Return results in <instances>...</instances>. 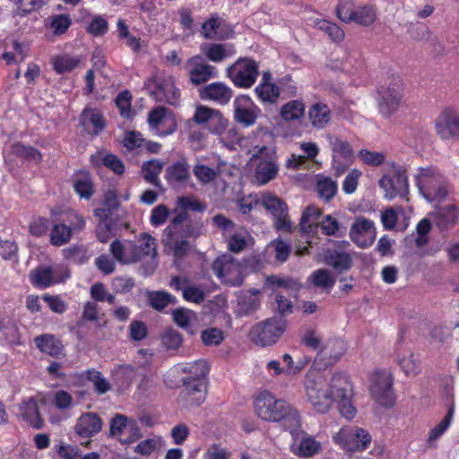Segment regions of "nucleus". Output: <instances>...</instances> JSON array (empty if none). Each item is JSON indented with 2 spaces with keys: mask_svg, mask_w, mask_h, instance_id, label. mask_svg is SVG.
Instances as JSON below:
<instances>
[{
  "mask_svg": "<svg viewBox=\"0 0 459 459\" xmlns=\"http://www.w3.org/2000/svg\"><path fill=\"white\" fill-rule=\"evenodd\" d=\"M255 411L265 421L281 422L291 437H297L301 428V417L288 402L277 399L268 391L260 392L255 399Z\"/></svg>",
  "mask_w": 459,
  "mask_h": 459,
  "instance_id": "obj_1",
  "label": "nucleus"
},
{
  "mask_svg": "<svg viewBox=\"0 0 459 459\" xmlns=\"http://www.w3.org/2000/svg\"><path fill=\"white\" fill-rule=\"evenodd\" d=\"M178 368L186 374L182 378L180 400L186 407L199 406L206 397V376L209 371L207 362L200 359L178 365Z\"/></svg>",
  "mask_w": 459,
  "mask_h": 459,
  "instance_id": "obj_2",
  "label": "nucleus"
},
{
  "mask_svg": "<svg viewBox=\"0 0 459 459\" xmlns=\"http://www.w3.org/2000/svg\"><path fill=\"white\" fill-rule=\"evenodd\" d=\"M201 234V228L192 224L189 216L182 212L173 217L170 223L164 230L163 243L173 255L181 258L191 249L189 238H196Z\"/></svg>",
  "mask_w": 459,
  "mask_h": 459,
  "instance_id": "obj_3",
  "label": "nucleus"
},
{
  "mask_svg": "<svg viewBox=\"0 0 459 459\" xmlns=\"http://www.w3.org/2000/svg\"><path fill=\"white\" fill-rule=\"evenodd\" d=\"M333 389L331 381L328 383L318 372L309 373L306 377V397L316 412L326 413L330 410L336 393Z\"/></svg>",
  "mask_w": 459,
  "mask_h": 459,
  "instance_id": "obj_4",
  "label": "nucleus"
},
{
  "mask_svg": "<svg viewBox=\"0 0 459 459\" xmlns=\"http://www.w3.org/2000/svg\"><path fill=\"white\" fill-rule=\"evenodd\" d=\"M378 185L385 192L384 197L387 200H393L397 196L406 198L409 194L406 169L395 162L388 163Z\"/></svg>",
  "mask_w": 459,
  "mask_h": 459,
  "instance_id": "obj_5",
  "label": "nucleus"
},
{
  "mask_svg": "<svg viewBox=\"0 0 459 459\" xmlns=\"http://www.w3.org/2000/svg\"><path fill=\"white\" fill-rule=\"evenodd\" d=\"M415 180L420 195L429 202L441 201L448 194L444 177L434 169H419Z\"/></svg>",
  "mask_w": 459,
  "mask_h": 459,
  "instance_id": "obj_6",
  "label": "nucleus"
},
{
  "mask_svg": "<svg viewBox=\"0 0 459 459\" xmlns=\"http://www.w3.org/2000/svg\"><path fill=\"white\" fill-rule=\"evenodd\" d=\"M286 329V322L281 317H272L255 325L248 333L249 339L262 347L274 344Z\"/></svg>",
  "mask_w": 459,
  "mask_h": 459,
  "instance_id": "obj_7",
  "label": "nucleus"
},
{
  "mask_svg": "<svg viewBox=\"0 0 459 459\" xmlns=\"http://www.w3.org/2000/svg\"><path fill=\"white\" fill-rule=\"evenodd\" d=\"M333 438L336 444L351 452L364 451L371 443V436L368 431L354 426L340 429Z\"/></svg>",
  "mask_w": 459,
  "mask_h": 459,
  "instance_id": "obj_8",
  "label": "nucleus"
},
{
  "mask_svg": "<svg viewBox=\"0 0 459 459\" xmlns=\"http://www.w3.org/2000/svg\"><path fill=\"white\" fill-rule=\"evenodd\" d=\"M331 387L336 389L334 399L339 404V411L342 417L351 420L356 414V410L351 403L352 390L350 381L343 374H334L331 378Z\"/></svg>",
  "mask_w": 459,
  "mask_h": 459,
  "instance_id": "obj_9",
  "label": "nucleus"
},
{
  "mask_svg": "<svg viewBox=\"0 0 459 459\" xmlns=\"http://www.w3.org/2000/svg\"><path fill=\"white\" fill-rule=\"evenodd\" d=\"M227 75L236 86L250 88L258 76V65L252 59L239 58L228 67Z\"/></svg>",
  "mask_w": 459,
  "mask_h": 459,
  "instance_id": "obj_10",
  "label": "nucleus"
},
{
  "mask_svg": "<svg viewBox=\"0 0 459 459\" xmlns=\"http://www.w3.org/2000/svg\"><path fill=\"white\" fill-rule=\"evenodd\" d=\"M260 204L273 217V227L278 231L291 232L292 223L289 219L288 206L279 197L264 194L260 197Z\"/></svg>",
  "mask_w": 459,
  "mask_h": 459,
  "instance_id": "obj_11",
  "label": "nucleus"
},
{
  "mask_svg": "<svg viewBox=\"0 0 459 459\" xmlns=\"http://www.w3.org/2000/svg\"><path fill=\"white\" fill-rule=\"evenodd\" d=\"M214 273L230 286H240L243 283L242 266L230 255L225 254L212 264Z\"/></svg>",
  "mask_w": 459,
  "mask_h": 459,
  "instance_id": "obj_12",
  "label": "nucleus"
},
{
  "mask_svg": "<svg viewBox=\"0 0 459 459\" xmlns=\"http://www.w3.org/2000/svg\"><path fill=\"white\" fill-rule=\"evenodd\" d=\"M403 100V87L399 82L383 85L378 91L377 107L379 113L390 117L398 111Z\"/></svg>",
  "mask_w": 459,
  "mask_h": 459,
  "instance_id": "obj_13",
  "label": "nucleus"
},
{
  "mask_svg": "<svg viewBox=\"0 0 459 459\" xmlns=\"http://www.w3.org/2000/svg\"><path fill=\"white\" fill-rule=\"evenodd\" d=\"M392 385L393 377L389 372H376L372 377V385L370 386L372 398L384 407H392L395 402Z\"/></svg>",
  "mask_w": 459,
  "mask_h": 459,
  "instance_id": "obj_14",
  "label": "nucleus"
},
{
  "mask_svg": "<svg viewBox=\"0 0 459 459\" xmlns=\"http://www.w3.org/2000/svg\"><path fill=\"white\" fill-rule=\"evenodd\" d=\"M252 159H259L255 169V179L259 184L264 185L273 180L278 174L279 166L273 154H269V149L262 146L253 153Z\"/></svg>",
  "mask_w": 459,
  "mask_h": 459,
  "instance_id": "obj_15",
  "label": "nucleus"
},
{
  "mask_svg": "<svg viewBox=\"0 0 459 459\" xmlns=\"http://www.w3.org/2000/svg\"><path fill=\"white\" fill-rule=\"evenodd\" d=\"M435 129L443 140L459 139V114L453 108H446L435 120Z\"/></svg>",
  "mask_w": 459,
  "mask_h": 459,
  "instance_id": "obj_16",
  "label": "nucleus"
},
{
  "mask_svg": "<svg viewBox=\"0 0 459 459\" xmlns=\"http://www.w3.org/2000/svg\"><path fill=\"white\" fill-rule=\"evenodd\" d=\"M67 277L68 273H65V277L61 276L60 268L57 266L39 265L30 272V281L34 287L44 290L63 281Z\"/></svg>",
  "mask_w": 459,
  "mask_h": 459,
  "instance_id": "obj_17",
  "label": "nucleus"
},
{
  "mask_svg": "<svg viewBox=\"0 0 459 459\" xmlns=\"http://www.w3.org/2000/svg\"><path fill=\"white\" fill-rule=\"evenodd\" d=\"M71 217L76 219V222L71 221V226L64 223H56L53 226L50 232V243L59 247L68 243L72 238V232L81 230L85 226V221L82 215L72 212Z\"/></svg>",
  "mask_w": 459,
  "mask_h": 459,
  "instance_id": "obj_18",
  "label": "nucleus"
},
{
  "mask_svg": "<svg viewBox=\"0 0 459 459\" xmlns=\"http://www.w3.org/2000/svg\"><path fill=\"white\" fill-rule=\"evenodd\" d=\"M152 95L157 101L166 102L172 106L178 105L180 101V91L175 86L174 79L171 76L159 77Z\"/></svg>",
  "mask_w": 459,
  "mask_h": 459,
  "instance_id": "obj_19",
  "label": "nucleus"
},
{
  "mask_svg": "<svg viewBox=\"0 0 459 459\" xmlns=\"http://www.w3.org/2000/svg\"><path fill=\"white\" fill-rule=\"evenodd\" d=\"M375 235L374 222L364 217H357L350 230L351 239L360 247L372 243Z\"/></svg>",
  "mask_w": 459,
  "mask_h": 459,
  "instance_id": "obj_20",
  "label": "nucleus"
},
{
  "mask_svg": "<svg viewBox=\"0 0 459 459\" xmlns=\"http://www.w3.org/2000/svg\"><path fill=\"white\" fill-rule=\"evenodd\" d=\"M186 65L189 67V80L194 85H200L211 78L217 76L218 71L213 65L201 62L200 56L190 58Z\"/></svg>",
  "mask_w": 459,
  "mask_h": 459,
  "instance_id": "obj_21",
  "label": "nucleus"
},
{
  "mask_svg": "<svg viewBox=\"0 0 459 459\" xmlns=\"http://www.w3.org/2000/svg\"><path fill=\"white\" fill-rule=\"evenodd\" d=\"M344 353V343L341 340H331L320 349L315 359L319 369L333 365Z\"/></svg>",
  "mask_w": 459,
  "mask_h": 459,
  "instance_id": "obj_22",
  "label": "nucleus"
},
{
  "mask_svg": "<svg viewBox=\"0 0 459 459\" xmlns=\"http://www.w3.org/2000/svg\"><path fill=\"white\" fill-rule=\"evenodd\" d=\"M200 98L220 105H226L233 96L232 90L222 82H215L205 85L199 90Z\"/></svg>",
  "mask_w": 459,
  "mask_h": 459,
  "instance_id": "obj_23",
  "label": "nucleus"
},
{
  "mask_svg": "<svg viewBox=\"0 0 459 459\" xmlns=\"http://www.w3.org/2000/svg\"><path fill=\"white\" fill-rule=\"evenodd\" d=\"M233 106L234 118L238 123L242 124L245 126H250L255 124L256 119L255 105L249 96H238L234 100Z\"/></svg>",
  "mask_w": 459,
  "mask_h": 459,
  "instance_id": "obj_24",
  "label": "nucleus"
},
{
  "mask_svg": "<svg viewBox=\"0 0 459 459\" xmlns=\"http://www.w3.org/2000/svg\"><path fill=\"white\" fill-rule=\"evenodd\" d=\"M109 251L120 264H129L139 261L138 246L132 241L116 239L110 244Z\"/></svg>",
  "mask_w": 459,
  "mask_h": 459,
  "instance_id": "obj_25",
  "label": "nucleus"
},
{
  "mask_svg": "<svg viewBox=\"0 0 459 459\" xmlns=\"http://www.w3.org/2000/svg\"><path fill=\"white\" fill-rule=\"evenodd\" d=\"M18 415L30 426L40 429L43 426V420L39 412L38 402L34 397H26L19 403Z\"/></svg>",
  "mask_w": 459,
  "mask_h": 459,
  "instance_id": "obj_26",
  "label": "nucleus"
},
{
  "mask_svg": "<svg viewBox=\"0 0 459 459\" xmlns=\"http://www.w3.org/2000/svg\"><path fill=\"white\" fill-rule=\"evenodd\" d=\"M102 429V420L94 412L82 414L74 426L75 432L82 437H91Z\"/></svg>",
  "mask_w": 459,
  "mask_h": 459,
  "instance_id": "obj_27",
  "label": "nucleus"
},
{
  "mask_svg": "<svg viewBox=\"0 0 459 459\" xmlns=\"http://www.w3.org/2000/svg\"><path fill=\"white\" fill-rule=\"evenodd\" d=\"M80 125L88 134L98 135L106 126V122L98 109L86 108L80 116Z\"/></svg>",
  "mask_w": 459,
  "mask_h": 459,
  "instance_id": "obj_28",
  "label": "nucleus"
},
{
  "mask_svg": "<svg viewBox=\"0 0 459 459\" xmlns=\"http://www.w3.org/2000/svg\"><path fill=\"white\" fill-rule=\"evenodd\" d=\"M260 291L255 289L242 291L238 296L235 314L237 316L242 317L248 316L258 309L260 307Z\"/></svg>",
  "mask_w": 459,
  "mask_h": 459,
  "instance_id": "obj_29",
  "label": "nucleus"
},
{
  "mask_svg": "<svg viewBox=\"0 0 459 459\" xmlns=\"http://www.w3.org/2000/svg\"><path fill=\"white\" fill-rule=\"evenodd\" d=\"M297 439L300 437L298 446H292V452L300 457H312L318 454L322 448L321 443L314 437L302 431L299 429V433L297 437H292Z\"/></svg>",
  "mask_w": 459,
  "mask_h": 459,
  "instance_id": "obj_30",
  "label": "nucleus"
},
{
  "mask_svg": "<svg viewBox=\"0 0 459 459\" xmlns=\"http://www.w3.org/2000/svg\"><path fill=\"white\" fill-rule=\"evenodd\" d=\"M308 120L316 129H324L332 119V111L328 105L323 102L312 104L307 112Z\"/></svg>",
  "mask_w": 459,
  "mask_h": 459,
  "instance_id": "obj_31",
  "label": "nucleus"
},
{
  "mask_svg": "<svg viewBox=\"0 0 459 459\" xmlns=\"http://www.w3.org/2000/svg\"><path fill=\"white\" fill-rule=\"evenodd\" d=\"M429 216L433 218L435 224L444 230L456 223L459 212L455 205L449 204L437 208L434 212L429 213Z\"/></svg>",
  "mask_w": 459,
  "mask_h": 459,
  "instance_id": "obj_32",
  "label": "nucleus"
},
{
  "mask_svg": "<svg viewBox=\"0 0 459 459\" xmlns=\"http://www.w3.org/2000/svg\"><path fill=\"white\" fill-rule=\"evenodd\" d=\"M37 348L43 353L52 357L63 354L64 346L61 341L53 334L45 333L34 338Z\"/></svg>",
  "mask_w": 459,
  "mask_h": 459,
  "instance_id": "obj_33",
  "label": "nucleus"
},
{
  "mask_svg": "<svg viewBox=\"0 0 459 459\" xmlns=\"http://www.w3.org/2000/svg\"><path fill=\"white\" fill-rule=\"evenodd\" d=\"M279 115L284 122H299L305 115V103L301 100H290L281 106Z\"/></svg>",
  "mask_w": 459,
  "mask_h": 459,
  "instance_id": "obj_34",
  "label": "nucleus"
},
{
  "mask_svg": "<svg viewBox=\"0 0 459 459\" xmlns=\"http://www.w3.org/2000/svg\"><path fill=\"white\" fill-rule=\"evenodd\" d=\"M165 178L169 184H184L190 178L189 165L184 160L177 161L166 169Z\"/></svg>",
  "mask_w": 459,
  "mask_h": 459,
  "instance_id": "obj_35",
  "label": "nucleus"
},
{
  "mask_svg": "<svg viewBox=\"0 0 459 459\" xmlns=\"http://www.w3.org/2000/svg\"><path fill=\"white\" fill-rule=\"evenodd\" d=\"M91 161L94 166L99 167L103 165L117 175H121L125 171V166L121 160L111 153L104 154L101 152H97L91 156Z\"/></svg>",
  "mask_w": 459,
  "mask_h": 459,
  "instance_id": "obj_36",
  "label": "nucleus"
},
{
  "mask_svg": "<svg viewBox=\"0 0 459 459\" xmlns=\"http://www.w3.org/2000/svg\"><path fill=\"white\" fill-rule=\"evenodd\" d=\"M164 163L159 160H151L143 162L142 166V176L143 179L154 186L155 187H161V181L160 179V174L162 171Z\"/></svg>",
  "mask_w": 459,
  "mask_h": 459,
  "instance_id": "obj_37",
  "label": "nucleus"
},
{
  "mask_svg": "<svg viewBox=\"0 0 459 459\" xmlns=\"http://www.w3.org/2000/svg\"><path fill=\"white\" fill-rule=\"evenodd\" d=\"M455 412V406L452 405L448 409V411L446 417L433 429H431L429 432L428 438L426 440V444L429 448L437 447V441L444 435V433L448 429L453 420Z\"/></svg>",
  "mask_w": 459,
  "mask_h": 459,
  "instance_id": "obj_38",
  "label": "nucleus"
},
{
  "mask_svg": "<svg viewBox=\"0 0 459 459\" xmlns=\"http://www.w3.org/2000/svg\"><path fill=\"white\" fill-rule=\"evenodd\" d=\"M316 189L320 199L325 203L330 202L337 194V182L329 177L319 175L316 180Z\"/></svg>",
  "mask_w": 459,
  "mask_h": 459,
  "instance_id": "obj_39",
  "label": "nucleus"
},
{
  "mask_svg": "<svg viewBox=\"0 0 459 459\" xmlns=\"http://www.w3.org/2000/svg\"><path fill=\"white\" fill-rule=\"evenodd\" d=\"M325 262L338 272L348 270L351 265V257L344 252L328 250L325 256Z\"/></svg>",
  "mask_w": 459,
  "mask_h": 459,
  "instance_id": "obj_40",
  "label": "nucleus"
},
{
  "mask_svg": "<svg viewBox=\"0 0 459 459\" xmlns=\"http://www.w3.org/2000/svg\"><path fill=\"white\" fill-rule=\"evenodd\" d=\"M326 140L334 154H338L346 160H351L353 156V151L351 144L342 140L340 136L327 134Z\"/></svg>",
  "mask_w": 459,
  "mask_h": 459,
  "instance_id": "obj_41",
  "label": "nucleus"
},
{
  "mask_svg": "<svg viewBox=\"0 0 459 459\" xmlns=\"http://www.w3.org/2000/svg\"><path fill=\"white\" fill-rule=\"evenodd\" d=\"M147 297L151 307L158 311L163 310L169 304L177 302L176 297L163 290L148 291Z\"/></svg>",
  "mask_w": 459,
  "mask_h": 459,
  "instance_id": "obj_42",
  "label": "nucleus"
},
{
  "mask_svg": "<svg viewBox=\"0 0 459 459\" xmlns=\"http://www.w3.org/2000/svg\"><path fill=\"white\" fill-rule=\"evenodd\" d=\"M310 280L313 284L329 292L335 283V277L326 269H318L312 273Z\"/></svg>",
  "mask_w": 459,
  "mask_h": 459,
  "instance_id": "obj_43",
  "label": "nucleus"
},
{
  "mask_svg": "<svg viewBox=\"0 0 459 459\" xmlns=\"http://www.w3.org/2000/svg\"><path fill=\"white\" fill-rule=\"evenodd\" d=\"M255 91L263 102L274 103L280 96L279 87L269 82H261Z\"/></svg>",
  "mask_w": 459,
  "mask_h": 459,
  "instance_id": "obj_44",
  "label": "nucleus"
},
{
  "mask_svg": "<svg viewBox=\"0 0 459 459\" xmlns=\"http://www.w3.org/2000/svg\"><path fill=\"white\" fill-rule=\"evenodd\" d=\"M10 153L24 160H34L38 162L41 160V154L39 150L21 143L12 144Z\"/></svg>",
  "mask_w": 459,
  "mask_h": 459,
  "instance_id": "obj_45",
  "label": "nucleus"
},
{
  "mask_svg": "<svg viewBox=\"0 0 459 459\" xmlns=\"http://www.w3.org/2000/svg\"><path fill=\"white\" fill-rule=\"evenodd\" d=\"M85 377L93 384L94 390L99 394H106L111 389V385L108 379L103 377L101 372L94 368L86 370Z\"/></svg>",
  "mask_w": 459,
  "mask_h": 459,
  "instance_id": "obj_46",
  "label": "nucleus"
},
{
  "mask_svg": "<svg viewBox=\"0 0 459 459\" xmlns=\"http://www.w3.org/2000/svg\"><path fill=\"white\" fill-rule=\"evenodd\" d=\"M63 255L68 262L78 264H84L89 259L87 248L78 245H73L63 249Z\"/></svg>",
  "mask_w": 459,
  "mask_h": 459,
  "instance_id": "obj_47",
  "label": "nucleus"
},
{
  "mask_svg": "<svg viewBox=\"0 0 459 459\" xmlns=\"http://www.w3.org/2000/svg\"><path fill=\"white\" fill-rule=\"evenodd\" d=\"M377 19V11L372 5H361L356 8L352 22L362 26H369Z\"/></svg>",
  "mask_w": 459,
  "mask_h": 459,
  "instance_id": "obj_48",
  "label": "nucleus"
},
{
  "mask_svg": "<svg viewBox=\"0 0 459 459\" xmlns=\"http://www.w3.org/2000/svg\"><path fill=\"white\" fill-rule=\"evenodd\" d=\"M193 119L197 124H203L209 120H217L223 126L225 124V121L222 119V115L219 110L204 106H198L196 108Z\"/></svg>",
  "mask_w": 459,
  "mask_h": 459,
  "instance_id": "obj_49",
  "label": "nucleus"
},
{
  "mask_svg": "<svg viewBox=\"0 0 459 459\" xmlns=\"http://www.w3.org/2000/svg\"><path fill=\"white\" fill-rule=\"evenodd\" d=\"M74 189L84 199H90L93 194V184L87 174L78 175L74 180Z\"/></svg>",
  "mask_w": 459,
  "mask_h": 459,
  "instance_id": "obj_50",
  "label": "nucleus"
},
{
  "mask_svg": "<svg viewBox=\"0 0 459 459\" xmlns=\"http://www.w3.org/2000/svg\"><path fill=\"white\" fill-rule=\"evenodd\" d=\"M317 28L324 31L334 42H341L344 39L345 33L343 30L336 23H333L326 20H320L316 22Z\"/></svg>",
  "mask_w": 459,
  "mask_h": 459,
  "instance_id": "obj_51",
  "label": "nucleus"
},
{
  "mask_svg": "<svg viewBox=\"0 0 459 459\" xmlns=\"http://www.w3.org/2000/svg\"><path fill=\"white\" fill-rule=\"evenodd\" d=\"M141 245L138 246L139 261L145 255L155 257L157 255L156 239L149 233H143L140 237Z\"/></svg>",
  "mask_w": 459,
  "mask_h": 459,
  "instance_id": "obj_52",
  "label": "nucleus"
},
{
  "mask_svg": "<svg viewBox=\"0 0 459 459\" xmlns=\"http://www.w3.org/2000/svg\"><path fill=\"white\" fill-rule=\"evenodd\" d=\"M321 230L327 236L340 238L345 235V228H342L339 221L330 214L321 221Z\"/></svg>",
  "mask_w": 459,
  "mask_h": 459,
  "instance_id": "obj_53",
  "label": "nucleus"
},
{
  "mask_svg": "<svg viewBox=\"0 0 459 459\" xmlns=\"http://www.w3.org/2000/svg\"><path fill=\"white\" fill-rule=\"evenodd\" d=\"M178 208L174 209L173 213L175 216L179 212H186L187 215V210L195 212H202L204 210V206L195 198L190 196H180L177 200Z\"/></svg>",
  "mask_w": 459,
  "mask_h": 459,
  "instance_id": "obj_54",
  "label": "nucleus"
},
{
  "mask_svg": "<svg viewBox=\"0 0 459 459\" xmlns=\"http://www.w3.org/2000/svg\"><path fill=\"white\" fill-rule=\"evenodd\" d=\"M320 210L313 205L307 206L301 216L299 221V227L302 231L309 232L312 230L313 225L315 224L317 218L320 216Z\"/></svg>",
  "mask_w": 459,
  "mask_h": 459,
  "instance_id": "obj_55",
  "label": "nucleus"
},
{
  "mask_svg": "<svg viewBox=\"0 0 459 459\" xmlns=\"http://www.w3.org/2000/svg\"><path fill=\"white\" fill-rule=\"evenodd\" d=\"M268 249H272L274 253L275 259L281 263L287 261L291 251L290 244L281 238L271 241Z\"/></svg>",
  "mask_w": 459,
  "mask_h": 459,
  "instance_id": "obj_56",
  "label": "nucleus"
},
{
  "mask_svg": "<svg viewBox=\"0 0 459 459\" xmlns=\"http://www.w3.org/2000/svg\"><path fill=\"white\" fill-rule=\"evenodd\" d=\"M359 159L366 165L378 167L384 164L385 155L382 152H371L368 149H361L358 153Z\"/></svg>",
  "mask_w": 459,
  "mask_h": 459,
  "instance_id": "obj_57",
  "label": "nucleus"
},
{
  "mask_svg": "<svg viewBox=\"0 0 459 459\" xmlns=\"http://www.w3.org/2000/svg\"><path fill=\"white\" fill-rule=\"evenodd\" d=\"M398 364L407 376H415L420 371L419 359L411 352L408 356L398 358Z\"/></svg>",
  "mask_w": 459,
  "mask_h": 459,
  "instance_id": "obj_58",
  "label": "nucleus"
},
{
  "mask_svg": "<svg viewBox=\"0 0 459 459\" xmlns=\"http://www.w3.org/2000/svg\"><path fill=\"white\" fill-rule=\"evenodd\" d=\"M205 56L212 62L220 63L226 59L229 55L225 45L213 43L203 49Z\"/></svg>",
  "mask_w": 459,
  "mask_h": 459,
  "instance_id": "obj_59",
  "label": "nucleus"
},
{
  "mask_svg": "<svg viewBox=\"0 0 459 459\" xmlns=\"http://www.w3.org/2000/svg\"><path fill=\"white\" fill-rule=\"evenodd\" d=\"M355 12L356 8L351 0H342L336 7L337 17L346 23L352 22Z\"/></svg>",
  "mask_w": 459,
  "mask_h": 459,
  "instance_id": "obj_60",
  "label": "nucleus"
},
{
  "mask_svg": "<svg viewBox=\"0 0 459 459\" xmlns=\"http://www.w3.org/2000/svg\"><path fill=\"white\" fill-rule=\"evenodd\" d=\"M80 63V59L75 56H58L54 60V69L58 74H63L66 72H70L74 69L78 64Z\"/></svg>",
  "mask_w": 459,
  "mask_h": 459,
  "instance_id": "obj_61",
  "label": "nucleus"
},
{
  "mask_svg": "<svg viewBox=\"0 0 459 459\" xmlns=\"http://www.w3.org/2000/svg\"><path fill=\"white\" fill-rule=\"evenodd\" d=\"M431 230V222L429 218L422 219L416 227L417 237L415 238V245L421 247L429 243L428 236Z\"/></svg>",
  "mask_w": 459,
  "mask_h": 459,
  "instance_id": "obj_62",
  "label": "nucleus"
},
{
  "mask_svg": "<svg viewBox=\"0 0 459 459\" xmlns=\"http://www.w3.org/2000/svg\"><path fill=\"white\" fill-rule=\"evenodd\" d=\"M194 175L202 184L205 185L215 179L217 170L206 165L196 164L193 169Z\"/></svg>",
  "mask_w": 459,
  "mask_h": 459,
  "instance_id": "obj_63",
  "label": "nucleus"
},
{
  "mask_svg": "<svg viewBox=\"0 0 459 459\" xmlns=\"http://www.w3.org/2000/svg\"><path fill=\"white\" fill-rule=\"evenodd\" d=\"M201 338L206 346H217L223 341L224 334L219 328L211 327L202 332Z\"/></svg>",
  "mask_w": 459,
  "mask_h": 459,
  "instance_id": "obj_64",
  "label": "nucleus"
}]
</instances>
